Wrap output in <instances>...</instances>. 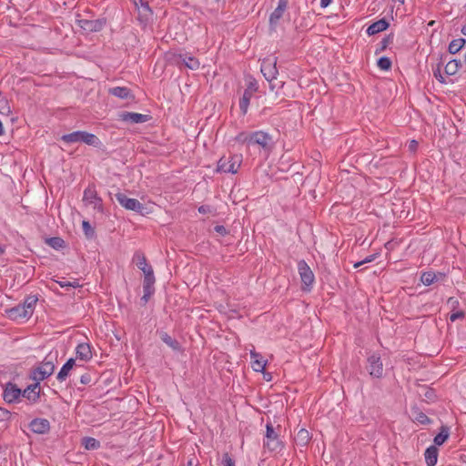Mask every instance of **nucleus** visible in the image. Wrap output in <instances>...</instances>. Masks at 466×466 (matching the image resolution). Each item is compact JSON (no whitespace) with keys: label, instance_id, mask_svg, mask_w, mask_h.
I'll return each instance as SVG.
<instances>
[{"label":"nucleus","instance_id":"obj_3","mask_svg":"<svg viewBox=\"0 0 466 466\" xmlns=\"http://www.w3.org/2000/svg\"><path fill=\"white\" fill-rule=\"evenodd\" d=\"M242 163L241 155L222 157L218 163V171L236 174Z\"/></svg>","mask_w":466,"mask_h":466},{"label":"nucleus","instance_id":"obj_29","mask_svg":"<svg viewBox=\"0 0 466 466\" xmlns=\"http://www.w3.org/2000/svg\"><path fill=\"white\" fill-rule=\"evenodd\" d=\"M439 277H442V274L441 273L436 274L435 272L428 271V272L422 273V275L420 277V281L424 285L430 286L432 283H434L435 281H437L439 279Z\"/></svg>","mask_w":466,"mask_h":466},{"label":"nucleus","instance_id":"obj_11","mask_svg":"<svg viewBox=\"0 0 466 466\" xmlns=\"http://www.w3.org/2000/svg\"><path fill=\"white\" fill-rule=\"evenodd\" d=\"M30 430L37 434H46L50 430V423L46 419L37 418L29 424Z\"/></svg>","mask_w":466,"mask_h":466},{"label":"nucleus","instance_id":"obj_15","mask_svg":"<svg viewBox=\"0 0 466 466\" xmlns=\"http://www.w3.org/2000/svg\"><path fill=\"white\" fill-rule=\"evenodd\" d=\"M287 7L286 0H279L276 9L271 13L269 17V23L271 26H275L279 20L282 17Z\"/></svg>","mask_w":466,"mask_h":466},{"label":"nucleus","instance_id":"obj_39","mask_svg":"<svg viewBox=\"0 0 466 466\" xmlns=\"http://www.w3.org/2000/svg\"><path fill=\"white\" fill-rule=\"evenodd\" d=\"M251 133L241 132L236 137V140L240 143H248L250 145Z\"/></svg>","mask_w":466,"mask_h":466},{"label":"nucleus","instance_id":"obj_21","mask_svg":"<svg viewBox=\"0 0 466 466\" xmlns=\"http://www.w3.org/2000/svg\"><path fill=\"white\" fill-rule=\"evenodd\" d=\"M179 58H180V63L183 64L187 68H189L191 70H197L199 68L200 63L196 57H194L188 54H185V55H180Z\"/></svg>","mask_w":466,"mask_h":466},{"label":"nucleus","instance_id":"obj_42","mask_svg":"<svg viewBox=\"0 0 466 466\" xmlns=\"http://www.w3.org/2000/svg\"><path fill=\"white\" fill-rule=\"evenodd\" d=\"M222 464L223 466H235V461L228 453H226L223 456Z\"/></svg>","mask_w":466,"mask_h":466},{"label":"nucleus","instance_id":"obj_4","mask_svg":"<svg viewBox=\"0 0 466 466\" xmlns=\"http://www.w3.org/2000/svg\"><path fill=\"white\" fill-rule=\"evenodd\" d=\"M298 271L302 282V289L310 290L315 281V277L312 270L304 260H300L298 263Z\"/></svg>","mask_w":466,"mask_h":466},{"label":"nucleus","instance_id":"obj_35","mask_svg":"<svg viewBox=\"0 0 466 466\" xmlns=\"http://www.w3.org/2000/svg\"><path fill=\"white\" fill-rule=\"evenodd\" d=\"M309 439V433L305 429H300L296 435V441L301 445L307 444Z\"/></svg>","mask_w":466,"mask_h":466},{"label":"nucleus","instance_id":"obj_5","mask_svg":"<svg viewBox=\"0 0 466 466\" xmlns=\"http://www.w3.org/2000/svg\"><path fill=\"white\" fill-rule=\"evenodd\" d=\"M115 198L117 202L126 209L143 214L145 208L143 204H141L138 200L130 198L123 193H116Z\"/></svg>","mask_w":466,"mask_h":466},{"label":"nucleus","instance_id":"obj_24","mask_svg":"<svg viewBox=\"0 0 466 466\" xmlns=\"http://www.w3.org/2000/svg\"><path fill=\"white\" fill-rule=\"evenodd\" d=\"M253 95V89L251 87L246 89L243 93L242 97L239 100V108L243 115H246L248 109L250 98Z\"/></svg>","mask_w":466,"mask_h":466},{"label":"nucleus","instance_id":"obj_27","mask_svg":"<svg viewBox=\"0 0 466 466\" xmlns=\"http://www.w3.org/2000/svg\"><path fill=\"white\" fill-rule=\"evenodd\" d=\"M438 449L435 446L429 447L425 451V461L428 466H434L437 463Z\"/></svg>","mask_w":466,"mask_h":466},{"label":"nucleus","instance_id":"obj_46","mask_svg":"<svg viewBox=\"0 0 466 466\" xmlns=\"http://www.w3.org/2000/svg\"><path fill=\"white\" fill-rule=\"evenodd\" d=\"M416 420L421 423V424H426V423H429L430 422V420L429 418L422 412L419 413L418 416L416 417Z\"/></svg>","mask_w":466,"mask_h":466},{"label":"nucleus","instance_id":"obj_55","mask_svg":"<svg viewBox=\"0 0 466 466\" xmlns=\"http://www.w3.org/2000/svg\"><path fill=\"white\" fill-rule=\"evenodd\" d=\"M400 3H404V0H399Z\"/></svg>","mask_w":466,"mask_h":466},{"label":"nucleus","instance_id":"obj_14","mask_svg":"<svg viewBox=\"0 0 466 466\" xmlns=\"http://www.w3.org/2000/svg\"><path fill=\"white\" fill-rule=\"evenodd\" d=\"M39 390H40V384L35 382L32 385H29L23 392V397L26 398L31 402L35 403L39 399Z\"/></svg>","mask_w":466,"mask_h":466},{"label":"nucleus","instance_id":"obj_47","mask_svg":"<svg viewBox=\"0 0 466 466\" xmlns=\"http://www.w3.org/2000/svg\"><path fill=\"white\" fill-rule=\"evenodd\" d=\"M434 74V76L441 82V83H444L445 80H444V77L441 76V70H440V67L438 66L436 70H434L433 72Z\"/></svg>","mask_w":466,"mask_h":466},{"label":"nucleus","instance_id":"obj_51","mask_svg":"<svg viewBox=\"0 0 466 466\" xmlns=\"http://www.w3.org/2000/svg\"><path fill=\"white\" fill-rule=\"evenodd\" d=\"M208 210V207L207 206H201L198 208L199 213L206 214Z\"/></svg>","mask_w":466,"mask_h":466},{"label":"nucleus","instance_id":"obj_38","mask_svg":"<svg viewBox=\"0 0 466 466\" xmlns=\"http://www.w3.org/2000/svg\"><path fill=\"white\" fill-rule=\"evenodd\" d=\"M136 264L141 269L143 267L147 265L146 257L141 253H137L135 255Z\"/></svg>","mask_w":466,"mask_h":466},{"label":"nucleus","instance_id":"obj_9","mask_svg":"<svg viewBox=\"0 0 466 466\" xmlns=\"http://www.w3.org/2000/svg\"><path fill=\"white\" fill-rule=\"evenodd\" d=\"M271 140V137L266 132L256 131L251 133L250 144L258 145L262 148H268Z\"/></svg>","mask_w":466,"mask_h":466},{"label":"nucleus","instance_id":"obj_26","mask_svg":"<svg viewBox=\"0 0 466 466\" xmlns=\"http://www.w3.org/2000/svg\"><path fill=\"white\" fill-rule=\"evenodd\" d=\"M8 313L12 319H28L31 317L29 314H27L26 309H25L22 305H18L11 309Z\"/></svg>","mask_w":466,"mask_h":466},{"label":"nucleus","instance_id":"obj_8","mask_svg":"<svg viewBox=\"0 0 466 466\" xmlns=\"http://www.w3.org/2000/svg\"><path fill=\"white\" fill-rule=\"evenodd\" d=\"M264 446L272 451H277L280 447L278 433L275 431L271 423H267L266 425Z\"/></svg>","mask_w":466,"mask_h":466},{"label":"nucleus","instance_id":"obj_28","mask_svg":"<svg viewBox=\"0 0 466 466\" xmlns=\"http://www.w3.org/2000/svg\"><path fill=\"white\" fill-rule=\"evenodd\" d=\"M80 26L86 31H99L102 27V24L98 21H90V20H80Z\"/></svg>","mask_w":466,"mask_h":466},{"label":"nucleus","instance_id":"obj_37","mask_svg":"<svg viewBox=\"0 0 466 466\" xmlns=\"http://www.w3.org/2000/svg\"><path fill=\"white\" fill-rule=\"evenodd\" d=\"M377 65L381 70H389L391 67V61L389 57L382 56L378 60Z\"/></svg>","mask_w":466,"mask_h":466},{"label":"nucleus","instance_id":"obj_45","mask_svg":"<svg viewBox=\"0 0 466 466\" xmlns=\"http://www.w3.org/2000/svg\"><path fill=\"white\" fill-rule=\"evenodd\" d=\"M9 417H10V412L7 410L0 407V421H5V420H8Z\"/></svg>","mask_w":466,"mask_h":466},{"label":"nucleus","instance_id":"obj_16","mask_svg":"<svg viewBox=\"0 0 466 466\" xmlns=\"http://www.w3.org/2000/svg\"><path fill=\"white\" fill-rule=\"evenodd\" d=\"M133 4L138 10V14L141 19L147 20L151 15L152 11L148 5V3L145 0H132Z\"/></svg>","mask_w":466,"mask_h":466},{"label":"nucleus","instance_id":"obj_43","mask_svg":"<svg viewBox=\"0 0 466 466\" xmlns=\"http://www.w3.org/2000/svg\"><path fill=\"white\" fill-rule=\"evenodd\" d=\"M463 317H464V312L463 311L452 312L450 315V320L454 322V321H456L459 319H463Z\"/></svg>","mask_w":466,"mask_h":466},{"label":"nucleus","instance_id":"obj_20","mask_svg":"<svg viewBox=\"0 0 466 466\" xmlns=\"http://www.w3.org/2000/svg\"><path fill=\"white\" fill-rule=\"evenodd\" d=\"M388 26L389 23L384 18L378 20L377 22H374L368 27L367 34L369 35H376L380 32L386 30Z\"/></svg>","mask_w":466,"mask_h":466},{"label":"nucleus","instance_id":"obj_22","mask_svg":"<svg viewBox=\"0 0 466 466\" xmlns=\"http://www.w3.org/2000/svg\"><path fill=\"white\" fill-rule=\"evenodd\" d=\"M156 282V279H150V278L147 279H144L143 281V292L144 295L142 297V300L144 303H147L149 299V298L152 296V294L155 291L154 284Z\"/></svg>","mask_w":466,"mask_h":466},{"label":"nucleus","instance_id":"obj_50","mask_svg":"<svg viewBox=\"0 0 466 466\" xmlns=\"http://www.w3.org/2000/svg\"><path fill=\"white\" fill-rule=\"evenodd\" d=\"M332 0H320V6L325 8L330 5Z\"/></svg>","mask_w":466,"mask_h":466},{"label":"nucleus","instance_id":"obj_2","mask_svg":"<svg viewBox=\"0 0 466 466\" xmlns=\"http://www.w3.org/2000/svg\"><path fill=\"white\" fill-rule=\"evenodd\" d=\"M61 140L66 144L83 142L88 146L97 147L100 140L94 134L86 131H75L70 134L63 135Z\"/></svg>","mask_w":466,"mask_h":466},{"label":"nucleus","instance_id":"obj_32","mask_svg":"<svg viewBox=\"0 0 466 466\" xmlns=\"http://www.w3.org/2000/svg\"><path fill=\"white\" fill-rule=\"evenodd\" d=\"M46 243L56 250L65 247V241L59 237L49 238L46 240Z\"/></svg>","mask_w":466,"mask_h":466},{"label":"nucleus","instance_id":"obj_34","mask_svg":"<svg viewBox=\"0 0 466 466\" xmlns=\"http://www.w3.org/2000/svg\"><path fill=\"white\" fill-rule=\"evenodd\" d=\"M82 444L86 450H96L100 447V443L94 438L86 437L82 440Z\"/></svg>","mask_w":466,"mask_h":466},{"label":"nucleus","instance_id":"obj_52","mask_svg":"<svg viewBox=\"0 0 466 466\" xmlns=\"http://www.w3.org/2000/svg\"><path fill=\"white\" fill-rule=\"evenodd\" d=\"M88 381H89V378H88V376H87V375H83V376L81 377V382H82L83 384H86V383H87Z\"/></svg>","mask_w":466,"mask_h":466},{"label":"nucleus","instance_id":"obj_17","mask_svg":"<svg viewBox=\"0 0 466 466\" xmlns=\"http://www.w3.org/2000/svg\"><path fill=\"white\" fill-rule=\"evenodd\" d=\"M109 94L121 99H134L131 90L126 86H116L108 90Z\"/></svg>","mask_w":466,"mask_h":466},{"label":"nucleus","instance_id":"obj_48","mask_svg":"<svg viewBox=\"0 0 466 466\" xmlns=\"http://www.w3.org/2000/svg\"><path fill=\"white\" fill-rule=\"evenodd\" d=\"M215 231L220 235H225L227 233V229L224 226L218 225L215 227Z\"/></svg>","mask_w":466,"mask_h":466},{"label":"nucleus","instance_id":"obj_36","mask_svg":"<svg viewBox=\"0 0 466 466\" xmlns=\"http://www.w3.org/2000/svg\"><path fill=\"white\" fill-rule=\"evenodd\" d=\"M459 69V62L456 60L450 61L445 66V72L447 75L452 76L457 73Z\"/></svg>","mask_w":466,"mask_h":466},{"label":"nucleus","instance_id":"obj_49","mask_svg":"<svg viewBox=\"0 0 466 466\" xmlns=\"http://www.w3.org/2000/svg\"><path fill=\"white\" fill-rule=\"evenodd\" d=\"M371 260H372V258H365V259H364V260H362V261H360V262L355 263V264H354V268H357L360 267L361 265H363V264H365V263H367V262H370Z\"/></svg>","mask_w":466,"mask_h":466},{"label":"nucleus","instance_id":"obj_1","mask_svg":"<svg viewBox=\"0 0 466 466\" xmlns=\"http://www.w3.org/2000/svg\"><path fill=\"white\" fill-rule=\"evenodd\" d=\"M55 359L51 354L47 355L41 364L31 371L30 378L40 384L42 380L51 376L55 370Z\"/></svg>","mask_w":466,"mask_h":466},{"label":"nucleus","instance_id":"obj_6","mask_svg":"<svg viewBox=\"0 0 466 466\" xmlns=\"http://www.w3.org/2000/svg\"><path fill=\"white\" fill-rule=\"evenodd\" d=\"M369 373L374 378H381L383 376V364L380 356L373 353L368 358Z\"/></svg>","mask_w":466,"mask_h":466},{"label":"nucleus","instance_id":"obj_31","mask_svg":"<svg viewBox=\"0 0 466 466\" xmlns=\"http://www.w3.org/2000/svg\"><path fill=\"white\" fill-rule=\"evenodd\" d=\"M465 40L463 38H458L452 40L449 45V52L451 54L458 53L464 46Z\"/></svg>","mask_w":466,"mask_h":466},{"label":"nucleus","instance_id":"obj_44","mask_svg":"<svg viewBox=\"0 0 466 466\" xmlns=\"http://www.w3.org/2000/svg\"><path fill=\"white\" fill-rule=\"evenodd\" d=\"M82 227H83V230L86 236H91L93 234V229L87 221H83Z\"/></svg>","mask_w":466,"mask_h":466},{"label":"nucleus","instance_id":"obj_40","mask_svg":"<svg viewBox=\"0 0 466 466\" xmlns=\"http://www.w3.org/2000/svg\"><path fill=\"white\" fill-rule=\"evenodd\" d=\"M141 270L144 273V279H147V278L150 279H156L153 272V268L150 265H147L146 267H143Z\"/></svg>","mask_w":466,"mask_h":466},{"label":"nucleus","instance_id":"obj_10","mask_svg":"<svg viewBox=\"0 0 466 466\" xmlns=\"http://www.w3.org/2000/svg\"><path fill=\"white\" fill-rule=\"evenodd\" d=\"M22 395V391L20 389H18L15 384L13 383H7L5 390H4V400L8 402L12 403L16 401Z\"/></svg>","mask_w":466,"mask_h":466},{"label":"nucleus","instance_id":"obj_19","mask_svg":"<svg viewBox=\"0 0 466 466\" xmlns=\"http://www.w3.org/2000/svg\"><path fill=\"white\" fill-rule=\"evenodd\" d=\"M121 118L124 121L131 123H144L148 119L147 115L133 112L123 113Z\"/></svg>","mask_w":466,"mask_h":466},{"label":"nucleus","instance_id":"obj_18","mask_svg":"<svg viewBox=\"0 0 466 466\" xmlns=\"http://www.w3.org/2000/svg\"><path fill=\"white\" fill-rule=\"evenodd\" d=\"M76 353L78 359L87 361L92 358L91 347L87 343H80L76 349Z\"/></svg>","mask_w":466,"mask_h":466},{"label":"nucleus","instance_id":"obj_54","mask_svg":"<svg viewBox=\"0 0 466 466\" xmlns=\"http://www.w3.org/2000/svg\"><path fill=\"white\" fill-rule=\"evenodd\" d=\"M461 32L464 35H466V25L462 27Z\"/></svg>","mask_w":466,"mask_h":466},{"label":"nucleus","instance_id":"obj_30","mask_svg":"<svg viewBox=\"0 0 466 466\" xmlns=\"http://www.w3.org/2000/svg\"><path fill=\"white\" fill-rule=\"evenodd\" d=\"M36 302H37V298L35 296H30L25 299L24 303L22 304V307L25 309H26L27 314L32 316L35 307L36 305Z\"/></svg>","mask_w":466,"mask_h":466},{"label":"nucleus","instance_id":"obj_13","mask_svg":"<svg viewBox=\"0 0 466 466\" xmlns=\"http://www.w3.org/2000/svg\"><path fill=\"white\" fill-rule=\"evenodd\" d=\"M251 368L256 372H263L267 365V360L255 350H250Z\"/></svg>","mask_w":466,"mask_h":466},{"label":"nucleus","instance_id":"obj_53","mask_svg":"<svg viewBox=\"0 0 466 466\" xmlns=\"http://www.w3.org/2000/svg\"><path fill=\"white\" fill-rule=\"evenodd\" d=\"M416 145H417L416 141L412 140V141L410 142V149H411V150L415 149Z\"/></svg>","mask_w":466,"mask_h":466},{"label":"nucleus","instance_id":"obj_23","mask_svg":"<svg viewBox=\"0 0 466 466\" xmlns=\"http://www.w3.org/2000/svg\"><path fill=\"white\" fill-rule=\"evenodd\" d=\"M76 365V360L74 359H69L61 368L60 371L57 374L56 379L59 381H64L66 380V378L69 375L70 370L74 368Z\"/></svg>","mask_w":466,"mask_h":466},{"label":"nucleus","instance_id":"obj_7","mask_svg":"<svg viewBox=\"0 0 466 466\" xmlns=\"http://www.w3.org/2000/svg\"><path fill=\"white\" fill-rule=\"evenodd\" d=\"M277 61L275 58L268 57L265 58L261 63V73L268 81L276 79L278 76Z\"/></svg>","mask_w":466,"mask_h":466},{"label":"nucleus","instance_id":"obj_25","mask_svg":"<svg viewBox=\"0 0 466 466\" xmlns=\"http://www.w3.org/2000/svg\"><path fill=\"white\" fill-rule=\"evenodd\" d=\"M161 340L167 344L168 347H170L175 351H181V345L180 343L169 336L167 332H160L159 334Z\"/></svg>","mask_w":466,"mask_h":466},{"label":"nucleus","instance_id":"obj_41","mask_svg":"<svg viewBox=\"0 0 466 466\" xmlns=\"http://www.w3.org/2000/svg\"><path fill=\"white\" fill-rule=\"evenodd\" d=\"M57 283L60 285L61 288H77L79 287L78 281L70 282L66 280L64 278L61 280H58Z\"/></svg>","mask_w":466,"mask_h":466},{"label":"nucleus","instance_id":"obj_33","mask_svg":"<svg viewBox=\"0 0 466 466\" xmlns=\"http://www.w3.org/2000/svg\"><path fill=\"white\" fill-rule=\"evenodd\" d=\"M449 438V430L446 427H441V431L438 435L434 438V443L435 445H441L443 444L446 440Z\"/></svg>","mask_w":466,"mask_h":466},{"label":"nucleus","instance_id":"obj_12","mask_svg":"<svg viewBox=\"0 0 466 466\" xmlns=\"http://www.w3.org/2000/svg\"><path fill=\"white\" fill-rule=\"evenodd\" d=\"M83 200L88 205H93L94 208H101V199L97 197L95 188L92 187L86 188Z\"/></svg>","mask_w":466,"mask_h":466}]
</instances>
